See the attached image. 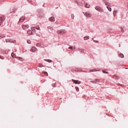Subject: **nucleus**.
<instances>
[{"label": "nucleus", "instance_id": "obj_1", "mask_svg": "<svg viewBox=\"0 0 128 128\" xmlns=\"http://www.w3.org/2000/svg\"><path fill=\"white\" fill-rule=\"evenodd\" d=\"M28 24H26V23H24L22 24V30H28Z\"/></svg>", "mask_w": 128, "mask_h": 128}, {"label": "nucleus", "instance_id": "obj_2", "mask_svg": "<svg viewBox=\"0 0 128 128\" xmlns=\"http://www.w3.org/2000/svg\"><path fill=\"white\" fill-rule=\"evenodd\" d=\"M58 34H60L61 36H62L64 34H66V31L64 30H58Z\"/></svg>", "mask_w": 128, "mask_h": 128}, {"label": "nucleus", "instance_id": "obj_3", "mask_svg": "<svg viewBox=\"0 0 128 128\" xmlns=\"http://www.w3.org/2000/svg\"><path fill=\"white\" fill-rule=\"evenodd\" d=\"M72 82H74V84H80V81L78 80H74V79H72Z\"/></svg>", "mask_w": 128, "mask_h": 128}, {"label": "nucleus", "instance_id": "obj_4", "mask_svg": "<svg viewBox=\"0 0 128 128\" xmlns=\"http://www.w3.org/2000/svg\"><path fill=\"white\" fill-rule=\"evenodd\" d=\"M30 52H38V49L36 48L35 47H33L31 50Z\"/></svg>", "mask_w": 128, "mask_h": 128}, {"label": "nucleus", "instance_id": "obj_5", "mask_svg": "<svg viewBox=\"0 0 128 128\" xmlns=\"http://www.w3.org/2000/svg\"><path fill=\"white\" fill-rule=\"evenodd\" d=\"M84 14L86 18H91L92 17V15L90 14H89L88 12H86V13H84Z\"/></svg>", "mask_w": 128, "mask_h": 128}, {"label": "nucleus", "instance_id": "obj_6", "mask_svg": "<svg viewBox=\"0 0 128 128\" xmlns=\"http://www.w3.org/2000/svg\"><path fill=\"white\" fill-rule=\"evenodd\" d=\"M50 22H55L56 19L54 17H50L49 18Z\"/></svg>", "mask_w": 128, "mask_h": 128}, {"label": "nucleus", "instance_id": "obj_7", "mask_svg": "<svg viewBox=\"0 0 128 128\" xmlns=\"http://www.w3.org/2000/svg\"><path fill=\"white\" fill-rule=\"evenodd\" d=\"M96 82H100V80H98V79H95L94 81L91 80L90 82H92V84H96Z\"/></svg>", "mask_w": 128, "mask_h": 128}, {"label": "nucleus", "instance_id": "obj_8", "mask_svg": "<svg viewBox=\"0 0 128 128\" xmlns=\"http://www.w3.org/2000/svg\"><path fill=\"white\" fill-rule=\"evenodd\" d=\"M24 20V17H21L20 19V20L18 22H22Z\"/></svg>", "mask_w": 128, "mask_h": 128}, {"label": "nucleus", "instance_id": "obj_9", "mask_svg": "<svg viewBox=\"0 0 128 128\" xmlns=\"http://www.w3.org/2000/svg\"><path fill=\"white\" fill-rule=\"evenodd\" d=\"M28 34H29L30 36L32 34V32L31 30H28L27 32Z\"/></svg>", "mask_w": 128, "mask_h": 128}, {"label": "nucleus", "instance_id": "obj_10", "mask_svg": "<svg viewBox=\"0 0 128 128\" xmlns=\"http://www.w3.org/2000/svg\"><path fill=\"white\" fill-rule=\"evenodd\" d=\"M118 14V10H114L113 12V14L114 16H116V14Z\"/></svg>", "mask_w": 128, "mask_h": 128}, {"label": "nucleus", "instance_id": "obj_11", "mask_svg": "<svg viewBox=\"0 0 128 128\" xmlns=\"http://www.w3.org/2000/svg\"><path fill=\"white\" fill-rule=\"evenodd\" d=\"M95 9L98 10V12H100V6L95 7Z\"/></svg>", "mask_w": 128, "mask_h": 128}, {"label": "nucleus", "instance_id": "obj_12", "mask_svg": "<svg viewBox=\"0 0 128 128\" xmlns=\"http://www.w3.org/2000/svg\"><path fill=\"white\" fill-rule=\"evenodd\" d=\"M4 22V19H2V18H0V26H2V24Z\"/></svg>", "mask_w": 128, "mask_h": 128}, {"label": "nucleus", "instance_id": "obj_13", "mask_svg": "<svg viewBox=\"0 0 128 128\" xmlns=\"http://www.w3.org/2000/svg\"><path fill=\"white\" fill-rule=\"evenodd\" d=\"M90 39V36H86L84 37V40H88Z\"/></svg>", "mask_w": 128, "mask_h": 128}, {"label": "nucleus", "instance_id": "obj_14", "mask_svg": "<svg viewBox=\"0 0 128 128\" xmlns=\"http://www.w3.org/2000/svg\"><path fill=\"white\" fill-rule=\"evenodd\" d=\"M48 28L49 30H54V28L50 27V26H48Z\"/></svg>", "mask_w": 128, "mask_h": 128}, {"label": "nucleus", "instance_id": "obj_15", "mask_svg": "<svg viewBox=\"0 0 128 128\" xmlns=\"http://www.w3.org/2000/svg\"><path fill=\"white\" fill-rule=\"evenodd\" d=\"M90 4H85V8H90Z\"/></svg>", "mask_w": 128, "mask_h": 128}, {"label": "nucleus", "instance_id": "obj_16", "mask_svg": "<svg viewBox=\"0 0 128 128\" xmlns=\"http://www.w3.org/2000/svg\"><path fill=\"white\" fill-rule=\"evenodd\" d=\"M31 30L32 32H36V27H32Z\"/></svg>", "mask_w": 128, "mask_h": 128}, {"label": "nucleus", "instance_id": "obj_17", "mask_svg": "<svg viewBox=\"0 0 128 128\" xmlns=\"http://www.w3.org/2000/svg\"><path fill=\"white\" fill-rule=\"evenodd\" d=\"M44 60L46 61V62H52V60H48V59H46V60Z\"/></svg>", "mask_w": 128, "mask_h": 128}, {"label": "nucleus", "instance_id": "obj_18", "mask_svg": "<svg viewBox=\"0 0 128 128\" xmlns=\"http://www.w3.org/2000/svg\"><path fill=\"white\" fill-rule=\"evenodd\" d=\"M36 30H40V29L39 26H36Z\"/></svg>", "mask_w": 128, "mask_h": 128}, {"label": "nucleus", "instance_id": "obj_19", "mask_svg": "<svg viewBox=\"0 0 128 128\" xmlns=\"http://www.w3.org/2000/svg\"><path fill=\"white\" fill-rule=\"evenodd\" d=\"M11 56L12 58H14V56H16V55L14 53H12Z\"/></svg>", "mask_w": 128, "mask_h": 128}, {"label": "nucleus", "instance_id": "obj_20", "mask_svg": "<svg viewBox=\"0 0 128 128\" xmlns=\"http://www.w3.org/2000/svg\"><path fill=\"white\" fill-rule=\"evenodd\" d=\"M76 92H78L80 90L78 87H76Z\"/></svg>", "mask_w": 128, "mask_h": 128}, {"label": "nucleus", "instance_id": "obj_21", "mask_svg": "<svg viewBox=\"0 0 128 128\" xmlns=\"http://www.w3.org/2000/svg\"><path fill=\"white\" fill-rule=\"evenodd\" d=\"M107 8H108V10L110 11V12H112V8H108L107 6Z\"/></svg>", "mask_w": 128, "mask_h": 128}, {"label": "nucleus", "instance_id": "obj_22", "mask_svg": "<svg viewBox=\"0 0 128 128\" xmlns=\"http://www.w3.org/2000/svg\"><path fill=\"white\" fill-rule=\"evenodd\" d=\"M96 72V70H90V72Z\"/></svg>", "mask_w": 128, "mask_h": 128}, {"label": "nucleus", "instance_id": "obj_23", "mask_svg": "<svg viewBox=\"0 0 128 128\" xmlns=\"http://www.w3.org/2000/svg\"><path fill=\"white\" fill-rule=\"evenodd\" d=\"M120 58H124V54H120Z\"/></svg>", "mask_w": 128, "mask_h": 128}, {"label": "nucleus", "instance_id": "obj_24", "mask_svg": "<svg viewBox=\"0 0 128 128\" xmlns=\"http://www.w3.org/2000/svg\"><path fill=\"white\" fill-rule=\"evenodd\" d=\"M39 66H40V68H42V66H42V64H40Z\"/></svg>", "mask_w": 128, "mask_h": 128}, {"label": "nucleus", "instance_id": "obj_25", "mask_svg": "<svg viewBox=\"0 0 128 128\" xmlns=\"http://www.w3.org/2000/svg\"><path fill=\"white\" fill-rule=\"evenodd\" d=\"M104 74H108V72L103 71Z\"/></svg>", "mask_w": 128, "mask_h": 128}, {"label": "nucleus", "instance_id": "obj_26", "mask_svg": "<svg viewBox=\"0 0 128 128\" xmlns=\"http://www.w3.org/2000/svg\"><path fill=\"white\" fill-rule=\"evenodd\" d=\"M44 74H46L47 76H48V72H45Z\"/></svg>", "mask_w": 128, "mask_h": 128}, {"label": "nucleus", "instance_id": "obj_27", "mask_svg": "<svg viewBox=\"0 0 128 128\" xmlns=\"http://www.w3.org/2000/svg\"><path fill=\"white\" fill-rule=\"evenodd\" d=\"M68 48H70V50H72L73 47L72 46H70Z\"/></svg>", "mask_w": 128, "mask_h": 128}, {"label": "nucleus", "instance_id": "obj_28", "mask_svg": "<svg viewBox=\"0 0 128 128\" xmlns=\"http://www.w3.org/2000/svg\"><path fill=\"white\" fill-rule=\"evenodd\" d=\"M52 86H54V88H56V85H55V84H52Z\"/></svg>", "mask_w": 128, "mask_h": 128}, {"label": "nucleus", "instance_id": "obj_29", "mask_svg": "<svg viewBox=\"0 0 128 128\" xmlns=\"http://www.w3.org/2000/svg\"><path fill=\"white\" fill-rule=\"evenodd\" d=\"M30 40H28V44H30Z\"/></svg>", "mask_w": 128, "mask_h": 128}, {"label": "nucleus", "instance_id": "obj_30", "mask_svg": "<svg viewBox=\"0 0 128 128\" xmlns=\"http://www.w3.org/2000/svg\"><path fill=\"white\" fill-rule=\"evenodd\" d=\"M28 2H32V0H28Z\"/></svg>", "mask_w": 128, "mask_h": 128}, {"label": "nucleus", "instance_id": "obj_31", "mask_svg": "<svg viewBox=\"0 0 128 128\" xmlns=\"http://www.w3.org/2000/svg\"><path fill=\"white\" fill-rule=\"evenodd\" d=\"M96 42L98 43V41H96Z\"/></svg>", "mask_w": 128, "mask_h": 128}]
</instances>
